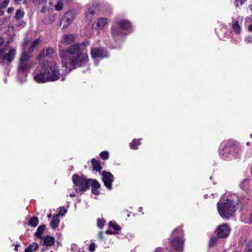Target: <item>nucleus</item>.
<instances>
[{"label":"nucleus","instance_id":"nucleus-62","mask_svg":"<svg viewBox=\"0 0 252 252\" xmlns=\"http://www.w3.org/2000/svg\"><path fill=\"white\" fill-rule=\"evenodd\" d=\"M247 252H252V251H251V250H249Z\"/></svg>","mask_w":252,"mask_h":252},{"label":"nucleus","instance_id":"nucleus-53","mask_svg":"<svg viewBox=\"0 0 252 252\" xmlns=\"http://www.w3.org/2000/svg\"><path fill=\"white\" fill-rule=\"evenodd\" d=\"M19 246V245L16 244V245H15V250H16V251H17V248H18Z\"/></svg>","mask_w":252,"mask_h":252},{"label":"nucleus","instance_id":"nucleus-42","mask_svg":"<svg viewBox=\"0 0 252 252\" xmlns=\"http://www.w3.org/2000/svg\"><path fill=\"white\" fill-rule=\"evenodd\" d=\"M92 192L95 195H98L99 193V191L98 189H92Z\"/></svg>","mask_w":252,"mask_h":252},{"label":"nucleus","instance_id":"nucleus-48","mask_svg":"<svg viewBox=\"0 0 252 252\" xmlns=\"http://www.w3.org/2000/svg\"><path fill=\"white\" fill-rule=\"evenodd\" d=\"M4 41L2 37L0 36V46L3 44Z\"/></svg>","mask_w":252,"mask_h":252},{"label":"nucleus","instance_id":"nucleus-29","mask_svg":"<svg viewBox=\"0 0 252 252\" xmlns=\"http://www.w3.org/2000/svg\"><path fill=\"white\" fill-rule=\"evenodd\" d=\"M100 157L102 159L106 160L108 158L109 154L108 152L104 151L100 153Z\"/></svg>","mask_w":252,"mask_h":252},{"label":"nucleus","instance_id":"nucleus-39","mask_svg":"<svg viewBox=\"0 0 252 252\" xmlns=\"http://www.w3.org/2000/svg\"><path fill=\"white\" fill-rule=\"evenodd\" d=\"M24 12L22 11L21 9H19L16 10L15 16H24Z\"/></svg>","mask_w":252,"mask_h":252},{"label":"nucleus","instance_id":"nucleus-35","mask_svg":"<svg viewBox=\"0 0 252 252\" xmlns=\"http://www.w3.org/2000/svg\"><path fill=\"white\" fill-rule=\"evenodd\" d=\"M9 2V0H4L3 2L0 5V7L2 8H5Z\"/></svg>","mask_w":252,"mask_h":252},{"label":"nucleus","instance_id":"nucleus-7","mask_svg":"<svg viewBox=\"0 0 252 252\" xmlns=\"http://www.w3.org/2000/svg\"><path fill=\"white\" fill-rule=\"evenodd\" d=\"M16 55V50L14 48L5 47L0 49V63H10Z\"/></svg>","mask_w":252,"mask_h":252},{"label":"nucleus","instance_id":"nucleus-30","mask_svg":"<svg viewBox=\"0 0 252 252\" xmlns=\"http://www.w3.org/2000/svg\"><path fill=\"white\" fill-rule=\"evenodd\" d=\"M59 0V1H58L57 2V3L56 4V5L55 6V9L57 11H60L61 10H62L63 9V4L62 2H61L62 0Z\"/></svg>","mask_w":252,"mask_h":252},{"label":"nucleus","instance_id":"nucleus-40","mask_svg":"<svg viewBox=\"0 0 252 252\" xmlns=\"http://www.w3.org/2000/svg\"><path fill=\"white\" fill-rule=\"evenodd\" d=\"M97 225L99 227L102 228L104 225V221L101 220H98Z\"/></svg>","mask_w":252,"mask_h":252},{"label":"nucleus","instance_id":"nucleus-3","mask_svg":"<svg viewBox=\"0 0 252 252\" xmlns=\"http://www.w3.org/2000/svg\"><path fill=\"white\" fill-rule=\"evenodd\" d=\"M29 42V40L25 39L24 40L22 45V53L18 64L17 73L18 78L21 83H23L26 80L28 72L32 67L31 62L29 61L31 55L26 51L27 46Z\"/></svg>","mask_w":252,"mask_h":252},{"label":"nucleus","instance_id":"nucleus-50","mask_svg":"<svg viewBox=\"0 0 252 252\" xmlns=\"http://www.w3.org/2000/svg\"><path fill=\"white\" fill-rule=\"evenodd\" d=\"M106 233L108 234H114V232L111 231V230H107L106 231Z\"/></svg>","mask_w":252,"mask_h":252},{"label":"nucleus","instance_id":"nucleus-16","mask_svg":"<svg viewBox=\"0 0 252 252\" xmlns=\"http://www.w3.org/2000/svg\"><path fill=\"white\" fill-rule=\"evenodd\" d=\"M108 23V19L106 17H102L97 19V21L95 22L94 24L96 25L98 29H102Z\"/></svg>","mask_w":252,"mask_h":252},{"label":"nucleus","instance_id":"nucleus-44","mask_svg":"<svg viewBox=\"0 0 252 252\" xmlns=\"http://www.w3.org/2000/svg\"><path fill=\"white\" fill-rule=\"evenodd\" d=\"M33 2L35 3H40L43 1L44 0H32Z\"/></svg>","mask_w":252,"mask_h":252},{"label":"nucleus","instance_id":"nucleus-22","mask_svg":"<svg viewBox=\"0 0 252 252\" xmlns=\"http://www.w3.org/2000/svg\"><path fill=\"white\" fill-rule=\"evenodd\" d=\"M39 247V245L36 243H33L32 244H30L28 247L25 249V252H32L38 249Z\"/></svg>","mask_w":252,"mask_h":252},{"label":"nucleus","instance_id":"nucleus-15","mask_svg":"<svg viewBox=\"0 0 252 252\" xmlns=\"http://www.w3.org/2000/svg\"><path fill=\"white\" fill-rule=\"evenodd\" d=\"M75 37L72 34H65L62 38L61 43L65 44H70L74 42Z\"/></svg>","mask_w":252,"mask_h":252},{"label":"nucleus","instance_id":"nucleus-24","mask_svg":"<svg viewBox=\"0 0 252 252\" xmlns=\"http://www.w3.org/2000/svg\"><path fill=\"white\" fill-rule=\"evenodd\" d=\"M38 219L36 217L32 218L28 222V224L32 227L36 226L38 224Z\"/></svg>","mask_w":252,"mask_h":252},{"label":"nucleus","instance_id":"nucleus-34","mask_svg":"<svg viewBox=\"0 0 252 252\" xmlns=\"http://www.w3.org/2000/svg\"><path fill=\"white\" fill-rule=\"evenodd\" d=\"M246 0H235V4L236 6L242 5V4L246 1Z\"/></svg>","mask_w":252,"mask_h":252},{"label":"nucleus","instance_id":"nucleus-32","mask_svg":"<svg viewBox=\"0 0 252 252\" xmlns=\"http://www.w3.org/2000/svg\"><path fill=\"white\" fill-rule=\"evenodd\" d=\"M67 210L63 207H61L59 208V213L57 215L63 216L66 212Z\"/></svg>","mask_w":252,"mask_h":252},{"label":"nucleus","instance_id":"nucleus-13","mask_svg":"<svg viewBox=\"0 0 252 252\" xmlns=\"http://www.w3.org/2000/svg\"><path fill=\"white\" fill-rule=\"evenodd\" d=\"M55 53V50L52 48H48L46 49H43L39 54L38 57L41 59L44 57L50 58Z\"/></svg>","mask_w":252,"mask_h":252},{"label":"nucleus","instance_id":"nucleus-49","mask_svg":"<svg viewBox=\"0 0 252 252\" xmlns=\"http://www.w3.org/2000/svg\"><path fill=\"white\" fill-rule=\"evenodd\" d=\"M154 252H162V249L160 248H158L155 249Z\"/></svg>","mask_w":252,"mask_h":252},{"label":"nucleus","instance_id":"nucleus-27","mask_svg":"<svg viewBox=\"0 0 252 252\" xmlns=\"http://www.w3.org/2000/svg\"><path fill=\"white\" fill-rule=\"evenodd\" d=\"M55 17H44L43 23L45 24H50L54 22Z\"/></svg>","mask_w":252,"mask_h":252},{"label":"nucleus","instance_id":"nucleus-54","mask_svg":"<svg viewBox=\"0 0 252 252\" xmlns=\"http://www.w3.org/2000/svg\"><path fill=\"white\" fill-rule=\"evenodd\" d=\"M73 0H65V1L68 2V3H69V2H71V1H72Z\"/></svg>","mask_w":252,"mask_h":252},{"label":"nucleus","instance_id":"nucleus-2","mask_svg":"<svg viewBox=\"0 0 252 252\" xmlns=\"http://www.w3.org/2000/svg\"><path fill=\"white\" fill-rule=\"evenodd\" d=\"M60 56L62 59V66L66 68L68 60L71 66L77 67L83 65L88 58L87 54L81 52L78 44L70 46L66 50H60Z\"/></svg>","mask_w":252,"mask_h":252},{"label":"nucleus","instance_id":"nucleus-51","mask_svg":"<svg viewBox=\"0 0 252 252\" xmlns=\"http://www.w3.org/2000/svg\"><path fill=\"white\" fill-rule=\"evenodd\" d=\"M249 31L250 32H252V24L249 26Z\"/></svg>","mask_w":252,"mask_h":252},{"label":"nucleus","instance_id":"nucleus-23","mask_svg":"<svg viewBox=\"0 0 252 252\" xmlns=\"http://www.w3.org/2000/svg\"><path fill=\"white\" fill-rule=\"evenodd\" d=\"M89 182L90 183H89V187L90 186H91L92 189H99V188L100 187L99 183L96 180L89 179Z\"/></svg>","mask_w":252,"mask_h":252},{"label":"nucleus","instance_id":"nucleus-45","mask_svg":"<svg viewBox=\"0 0 252 252\" xmlns=\"http://www.w3.org/2000/svg\"><path fill=\"white\" fill-rule=\"evenodd\" d=\"M98 238L101 239V240H102L103 239V233H102V232L100 231L98 233Z\"/></svg>","mask_w":252,"mask_h":252},{"label":"nucleus","instance_id":"nucleus-31","mask_svg":"<svg viewBox=\"0 0 252 252\" xmlns=\"http://www.w3.org/2000/svg\"><path fill=\"white\" fill-rule=\"evenodd\" d=\"M109 225L115 230H119L121 229V227L119 225L113 223L112 221L109 222Z\"/></svg>","mask_w":252,"mask_h":252},{"label":"nucleus","instance_id":"nucleus-63","mask_svg":"<svg viewBox=\"0 0 252 252\" xmlns=\"http://www.w3.org/2000/svg\"><path fill=\"white\" fill-rule=\"evenodd\" d=\"M251 137L252 138V133L250 135Z\"/></svg>","mask_w":252,"mask_h":252},{"label":"nucleus","instance_id":"nucleus-4","mask_svg":"<svg viewBox=\"0 0 252 252\" xmlns=\"http://www.w3.org/2000/svg\"><path fill=\"white\" fill-rule=\"evenodd\" d=\"M237 205V203L232 200L227 199L225 202L220 201L217 204L218 212L222 218L228 219L233 216Z\"/></svg>","mask_w":252,"mask_h":252},{"label":"nucleus","instance_id":"nucleus-57","mask_svg":"<svg viewBox=\"0 0 252 252\" xmlns=\"http://www.w3.org/2000/svg\"><path fill=\"white\" fill-rule=\"evenodd\" d=\"M142 207H139V211L140 212H141V211H142Z\"/></svg>","mask_w":252,"mask_h":252},{"label":"nucleus","instance_id":"nucleus-28","mask_svg":"<svg viewBox=\"0 0 252 252\" xmlns=\"http://www.w3.org/2000/svg\"><path fill=\"white\" fill-rule=\"evenodd\" d=\"M139 144L140 142L137 140L134 139L130 143V146L131 149H136Z\"/></svg>","mask_w":252,"mask_h":252},{"label":"nucleus","instance_id":"nucleus-20","mask_svg":"<svg viewBox=\"0 0 252 252\" xmlns=\"http://www.w3.org/2000/svg\"><path fill=\"white\" fill-rule=\"evenodd\" d=\"M45 229V225L42 224L38 227L37 230L35 233V235L38 238L43 239L42 237V234L44 231Z\"/></svg>","mask_w":252,"mask_h":252},{"label":"nucleus","instance_id":"nucleus-12","mask_svg":"<svg viewBox=\"0 0 252 252\" xmlns=\"http://www.w3.org/2000/svg\"><path fill=\"white\" fill-rule=\"evenodd\" d=\"M73 17H62L60 20V26L62 27L63 29H66L73 21Z\"/></svg>","mask_w":252,"mask_h":252},{"label":"nucleus","instance_id":"nucleus-36","mask_svg":"<svg viewBox=\"0 0 252 252\" xmlns=\"http://www.w3.org/2000/svg\"><path fill=\"white\" fill-rule=\"evenodd\" d=\"M71 250L72 251H77L78 252H80V249L78 248V246L76 244H73L71 245Z\"/></svg>","mask_w":252,"mask_h":252},{"label":"nucleus","instance_id":"nucleus-26","mask_svg":"<svg viewBox=\"0 0 252 252\" xmlns=\"http://www.w3.org/2000/svg\"><path fill=\"white\" fill-rule=\"evenodd\" d=\"M250 181L248 179L243 180L240 184L241 188L244 190H247L248 189V186Z\"/></svg>","mask_w":252,"mask_h":252},{"label":"nucleus","instance_id":"nucleus-56","mask_svg":"<svg viewBox=\"0 0 252 252\" xmlns=\"http://www.w3.org/2000/svg\"><path fill=\"white\" fill-rule=\"evenodd\" d=\"M51 216H52V214H49V215H48V218H51Z\"/></svg>","mask_w":252,"mask_h":252},{"label":"nucleus","instance_id":"nucleus-6","mask_svg":"<svg viewBox=\"0 0 252 252\" xmlns=\"http://www.w3.org/2000/svg\"><path fill=\"white\" fill-rule=\"evenodd\" d=\"M72 180L75 185L76 191L83 193L89 189V179H86L85 177L79 176L77 174H75L72 176Z\"/></svg>","mask_w":252,"mask_h":252},{"label":"nucleus","instance_id":"nucleus-33","mask_svg":"<svg viewBox=\"0 0 252 252\" xmlns=\"http://www.w3.org/2000/svg\"><path fill=\"white\" fill-rule=\"evenodd\" d=\"M217 238H212L209 242L210 247H213L217 242Z\"/></svg>","mask_w":252,"mask_h":252},{"label":"nucleus","instance_id":"nucleus-43","mask_svg":"<svg viewBox=\"0 0 252 252\" xmlns=\"http://www.w3.org/2000/svg\"><path fill=\"white\" fill-rule=\"evenodd\" d=\"M252 41V37H250V36H248V37H246V38L245 39V42L246 43H251Z\"/></svg>","mask_w":252,"mask_h":252},{"label":"nucleus","instance_id":"nucleus-11","mask_svg":"<svg viewBox=\"0 0 252 252\" xmlns=\"http://www.w3.org/2000/svg\"><path fill=\"white\" fill-rule=\"evenodd\" d=\"M171 244L174 249L181 251L183 249L184 241L181 238L175 237L171 242Z\"/></svg>","mask_w":252,"mask_h":252},{"label":"nucleus","instance_id":"nucleus-8","mask_svg":"<svg viewBox=\"0 0 252 252\" xmlns=\"http://www.w3.org/2000/svg\"><path fill=\"white\" fill-rule=\"evenodd\" d=\"M102 180L105 186L109 189H112V183L114 181V176L110 172L103 171L102 172Z\"/></svg>","mask_w":252,"mask_h":252},{"label":"nucleus","instance_id":"nucleus-38","mask_svg":"<svg viewBox=\"0 0 252 252\" xmlns=\"http://www.w3.org/2000/svg\"><path fill=\"white\" fill-rule=\"evenodd\" d=\"M176 232H178L179 235H182V234H183V230L181 229V228L179 227V228L176 229L173 232V234H174Z\"/></svg>","mask_w":252,"mask_h":252},{"label":"nucleus","instance_id":"nucleus-41","mask_svg":"<svg viewBox=\"0 0 252 252\" xmlns=\"http://www.w3.org/2000/svg\"><path fill=\"white\" fill-rule=\"evenodd\" d=\"M14 10V8L13 7H9L7 10V12L9 14H11L13 13Z\"/></svg>","mask_w":252,"mask_h":252},{"label":"nucleus","instance_id":"nucleus-18","mask_svg":"<svg viewBox=\"0 0 252 252\" xmlns=\"http://www.w3.org/2000/svg\"><path fill=\"white\" fill-rule=\"evenodd\" d=\"M92 165L94 170L96 171H99L101 169V166L100 163L98 160H96L95 158H93L92 160Z\"/></svg>","mask_w":252,"mask_h":252},{"label":"nucleus","instance_id":"nucleus-14","mask_svg":"<svg viewBox=\"0 0 252 252\" xmlns=\"http://www.w3.org/2000/svg\"><path fill=\"white\" fill-rule=\"evenodd\" d=\"M41 239L43 240V245L49 247L54 245L55 238L52 236L48 235L47 236L43 237V239Z\"/></svg>","mask_w":252,"mask_h":252},{"label":"nucleus","instance_id":"nucleus-25","mask_svg":"<svg viewBox=\"0 0 252 252\" xmlns=\"http://www.w3.org/2000/svg\"><path fill=\"white\" fill-rule=\"evenodd\" d=\"M15 22L18 26H24L25 23L23 19V17H14Z\"/></svg>","mask_w":252,"mask_h":252},{"label":"nucleus","instance_id":"nucleus-10","mask_svg":"<svg viewBox=\"0 0 252 252\" xmlns=\"http://www.w3.org/2000/svg\"><path fill=\"white\" fill-rule=\"evenodd\" d=\"M218 236L220 238H226L230 233V228L227 225L222 224L219 226L217 229Z\"/></svg>","mask_w":252,"mask_h":252},{"label":"nucleus","instance_id":"nucleus-58","mask_svg":"<svg viewBox=\"0 0 252 252\" xmlns=\"http://www.w3.org/2000/svg\"><path fill=\"white\" fill-rule=\"evenodd\" d=\"M246 144L247 146H249L250 144V143L249 142H247Z\"/></svg>","mask_w":252,"mask_h":252},{"label":"nucleus","instance_id":"nucleus-46","mask_svg":"<svg viewBox=\"0 0 252 252\" xmlns=\"http://www.w3.org/2000/svg\"><path fill=\"white\" fill-rule=\"evenodd\" d=\"M46 10H47V9H46V6H43V7L41 8V12L42 13H45V12H46Z\"/></svg>","mask_w":252,"mask_h":252},{"label":"nucleus","instance_id":"nucleus-19","mask_svg":"<svg viewBox=\"0 0 252 252\" xmlns=\"http://www.w3.org/2000/svg\"><path fill=\"white\" fill-rule=\"evenodd\" d=\"M232 28L236 34H239L241 32V28L238 21H232Z\"/></svg>","mask_w":252,"mask_h":252},{"label":"nucleus","instance_id":"nucleus-9","mask_svg":"<svg viewBox=\"0 0 252 252\" xmlns=\"http://www.w3.org/2000/svg\"><path fill=\"white\" fill-rule=\"evenodd\" d=\"M91 56L94 59L107 57V51L103 48H92L91 50Z\"/></svg>","mask_w":252,"mask_h":252},{"label":"nucleus","instance_id":"nucleus-60","mask_svg":"<svg viewBox=\"0 0 252 252\" xmlns=\"http://www.w3.org/2000/svg\"><path fill=\"white\" fill-rule=\"evenodd\" d=\"M65 80V78L64 77H63L62 79V81H64Z\"/></svg>","mask_w":252,"mask_h":252},{"label":"nucleus","instance_id":"nucleus-59","mask_svg":"<svg viewBox=\"0 0 252 252\" xmlns=\"http://www.w3.org/2000/svg\"><path fill=\"white\" fill-rule=\"evenodd\" d=\"M44 251H45V249H42L41 250V252H43Z\"/></svg>","mask_w":252,"mask_h":252},{"label":"nucleus","instance_id":"nucleus-21","mask_svg":"<svg viewBox=\"0 0 252 252\" xmlns=\"http://www.w3.org/2000/svg\"><path fill=\"white\" fill-rule=\"evenodd\" d=\"M40 40L39 39H37L32 41L28 50L26 49L27 52L28 51L30 53H32L34 50V48L39 44Z\"/></svg>","mask_w":252,"mask_h":252},{"label":"nucleus","instance_id":"nucleus-17","mask_svg":"<svg viewBox=\"0 0 252 252\" xmlns=\"http://www.w3.org/2000/svg\"><path fill=\"white\" fill-rule=\"evenodd\" d=\"M59 215L54 216L50 222V226L52 228L55 229L58 226L60 222L59 219Z\"/></svg>","mask_w":252,"mask_h":252},{"label":"nucleus","instance_id":"nucleus-1","mask_svg":"<svg viewBox=\"0 0 252 252\" xmlns=\"http://www.w3.org/2000/svg\"><path fill=\"white\" fill-rule=\"evenodd\" d=\"M60 75L57 64L52 61L40 63L33 73L34 80L38 83L56 81Z\"/></svg>","mask_w":252,"mask_h":252},{"label":"nucleus","instance_id":"nucleus-5","mask_svg":"<svg viewBox=\"0 0 252 252\" xmlns=\"http://www.w3.org/2000/svg\"><path fill=\"white\" fill-rule=\"evenodd\" d=\"M131 23L126 20H123L118 22L115 25L112 27L111 33L115 40L117 39V36L122 35L123 31L130 30Z\"/></svg>","mask_w":252,"mask_h":252},{"label":"nucleus","instance_id":"nucleus-37","mask_svg":"<svg viewBox=\"0 0 252 252\" xmlns=\"http://www.w3.org/2000/svg\"><path fill=\"white\" fill-rule=\"evenodd\" d=\"M95 249V245L94 243H91L89 246V250L91 252L94 251Z\"/></svg>","mask_w":252,"mask_h":252},{"label":"nucleus","instance_id":"nucleus-52","mask_svg":"<svg viewBox=\"0 0 252 252\" xmlns=\"http://www.w3.org/2000/svg\"><path fill=\"white\" fill-rule=\"evenodd\" d=\"M69 196H70V197H75V194H71V193H70V194H69Z\"/></svg>","mask_w":252,"mask_h":252},{"label":"nucleus","instance_id":"nucleus-47","mask_svg":"<svg viewBox=\"0 0 252 252\" xmlns=\"http://www.w3.org/2000/svg\"><path fill=\"white\" fill-rule=\"evenodd\" d=\"M3 8L0 7V16H2L4 14Z\"/></svg>","mask_w":252,"mask_h":252},{"label":"nucleus","instance_id":"nucleus-55","mask_svg":"<svg viewBox=\"0 0 252 252\" xmlns=\"http://www.w3.org/2000/svg\"><path fill=\"white\" fill-rule=\"evenodd\" d=\"M90 14L92 15H94V14H95V13L94 11H91Z\"/></svg>","mask_w":252,"mask_h":252},{"label":"nucleus","instance_id":"nucleus-61","mask_svg":"<svg viewBox=\"0 0 252 252\" xmlns=\"http://www.w3.org/2000/svg\"><path fill=\"white\" fill-rule=\"evenodd\" d=\"M15 0V1H18V2H19V1H21L22 0Z\"/></svg>","mask_w":252,"mask_h":252}]
</instances>
